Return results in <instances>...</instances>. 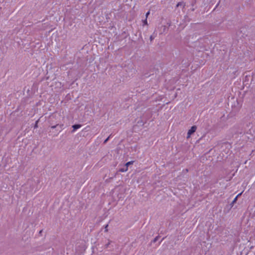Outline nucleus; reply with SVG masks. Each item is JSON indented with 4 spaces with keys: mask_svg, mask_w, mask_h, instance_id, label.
<instances>
[{
    "mask_svg": "<svg viewBox=\"0 0 255 255\" xmlns=\"http://www.w3.org/2000/svg\"><path fill=\"white\" fill-rule=\"evenodd\" d=\"M196 127L194 126H192L191 128L188 130V133H187V138H189L191 135L196 130Z\"/></svg>",
    "mask_w": 255,
    "mask_h": 255,
    "instance_id": "f257e3e1",
    "label": "nucleus"
},
{
    "mask_svg": "<svg viewBox=\"0 0 255 255\" xmlns=\"http://www.w3.org/2000/svg\"><path fill=\"white\" fill-rule=\"evenodd\" d=\"M81 127V125H74L72 126V128H73L72 132H75L76 130L77 129L80 128Z\"/></svg>",
    "mask_w": 255,
    "mask_h": 255,
    "instance_id": "f03ea898",
    "label": "nucleus"
},
{
    "mask_svg": "<svg viewBox=\"0 0 255 255\" xmlns=\"http://www.w3.org/2000/svg\"><path fill=\"white\" fill-rule=\"evenodd\" d=\"M183 6V7H184L185 6V4L183 2H179L177 5H176V6L177 7H178V6Z\"/></svg>",
    "mask_w": 255,
    "mask_h": 255,
    "instance_id": "7ed1b4c3",
    "label": "nucleus"
},
{
    "mask_svg": "<svg viewBox=\"0 0 255 255\" xmlns=\"http://www.w3.org/2000/svg\"><path fill=\"white\" fill-rule=\"evenodd\" d=\"M142 23H143L142 26L148 25L147 18H145V19L142 20Z\"/></svg>",
    "mask_w": 255,
    "mask_h": 255,
    "instance_id": "20e7f679",
    "label": "nucleus"
},
{
    "mask_svg": "<svg viewBox=\"0 0 255 255\" xmlns=\"http://www.w3.org/2000/svg\"><path fill=\"white\" fill-rule=\"evenodd\" d=\"M132 162H133L132 161H129V162H127L126 164V167H128V166L132 164Z\"/></svg>",
    "mask_w": 255,
    "mask_h": 255,
    "instance_id": "39448f33",
    "label": "nucleus"
},
{
    "mask_svg": "<svg viewBox=\"0 0 255 255\" xmlns=\"http://www.w3.org/2000/svg\"><path fill=\"white\" fill-rule=\"evenodd\" d=\"M237 199H238L237 197H236L234 198V199L233 200V202H232V204H234V203H235L236 202L237 200Z\"/></svg>",
    "mask_w": 255,
    "mask_h": 255,
    "instance_id": "423d86ee",
    "label": "nucleus"
},
{
    "mask_svg": "<svg viewBox=\"0 0 255 255\" xmlns=\"http://www.w3.org/2000/svg\"><path fill=\"white\" fill-rule=\"evenodd\" d=\"M110 136H111V135H110L109 137H107V138L105 140V141H104V143H106V142H107L109 140V139H110Z\"/></svg>",
    "mask_w": 255,
    "mask_h": 255,
    "instance_id": "0eeeda50",
    "label": "nucleus"
},
{
    "mask_svg": "<svg viewBox=\"0 0 255 255\" xmlns=\"http://www.w3.org/2000/svg\"><path fill=\"white\" fill-rule=\"evenodd\" d=\"M150 14V11L149 10L148 11H147L145 14V18H147L148 17V16L149 15V14Z\"/></svg>",
    "mask_w": 255,
    "mask_h": 255,
    "instance_id": "6e6552de",
    "label": "nucleus"
},
{
    "mask_svg": "<svg viewBox=\"0 0 255 255\" xmlns=\"http://www.w3.org/2000/svg\"><path fill=\"white\" fill-rule=\"evenodd\" d=\"M127 170H128V167H126L125 169H121L120 170V171H122V172H125V171H127Z\"/></svg>",
    "mask_w": 255,
    "mask_h": 255,
    "instance_id": "1a4fd4ad",
    "label": "nucleus"
},
{
    "mask_svg": "<svg viewBox=\"0 0 255 255\" xmlns=\"http://www.w3.org/2000/svg\"><path fill=\"white\" fill-rule=\"evenodd\" d=\"M154 37H154V36H153V35H151V36H150V41H152V40H153V39L154 38Z\"/></svg>",
    "mask_w": 255,
    "mask_h": 255,
    "instance_id": "9d476101",
    "label": "nucleus"
},
{
    "mask_svg": "<svg viewBox=\"0 0 255 255\" xmlns=\"http://www.w3.org/2000/svg\"><path fill=\"white\" fill-rule=\"evenodd\" d=\"M242 193H243V192L239 193V194H238V195L236 197H237V198H238L239 196H240L242 195Z\"/></svg>",
    "mask_w": 255,
    "mask_h": 255,
    "instance_id": "9b49d317",
    "label": "nucleus"
},
{
    "mask_svg": "<svg viewBox=\"0 0 255 255\" xmlns=\"http://www.w3.org/2000/svg\"><path fill=\"white\" fill-rule=\"evenodd\" d=\"M57 126H58V125H56V126H52V127H51V128H55Z\"/></svg>",
    "mask_w": 255,
    "mask_h": 255,
    "instance_id": "f8f14e48",
    "label": "nucleus"
},
{
    "mask_svg": "<svg viewBox=\"0 0 255 255\" xmlns=\"http://www.w3.org/2000/svg\"><path fill=\"white\" fill-rule=\"evenodd\" d=\"M157 240V237H156V238L154 239L153 242H155Z\"/></svg>",
    "mask_w": 255,
    "mask_h": 255,
    "instance_id": "ddd939ff",
    "label": "nucleus"
}]
</instances>
